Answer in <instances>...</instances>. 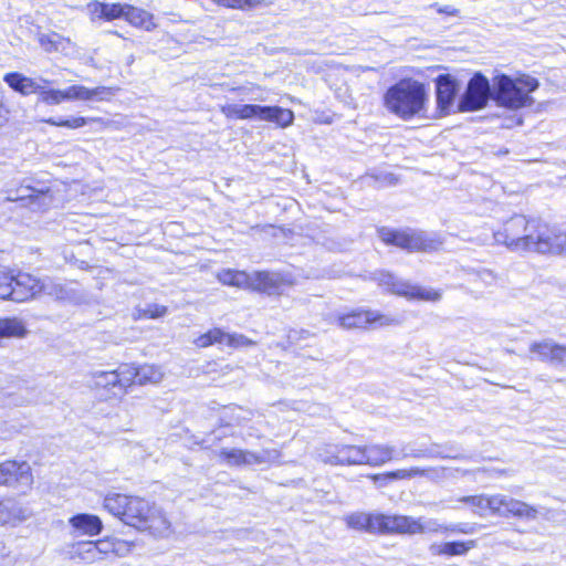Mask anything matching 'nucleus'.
Returning a JSON list of instances; mask_svg holds the SVG:
<instances>
[{
    "label": "nucleus",
    "mask_w": 566,
    "mask_h": 566,
    "mask_svg": "<svg viewBox=\"0 0 566 566\" xmlns=\"http://www.w3.org/2000/svg\"><path fill=\"white\" fill-rule=\"evenodd\" d=\"M228 346L239 348L248 347L254 343L242 334H228L224 333V342Z\"/></svg>",
    "instance_id": "a18cd8bd"
},
{
    "label": "nucleus",
    "mask_w": 566,
    "mask_h": 566,
    "mask_svg": "<svg viewBox=\"0 0 566 566\" xmlns=\"http://www.w3.org/2000/svg\"><path fill=\"white\" fill-rule=\"evenodd\" d=\"M250 275L244 271L224 269L217 273V279L224 285L248 290L251 284Z\"/></svg>",
    "instance_id": "cd10ccee"
},
{
    "label": "nucleus",
    "mask_w": 566,
    "mask_h": 566,
    "mask_svg": "<svg viewBox=\"0 0 566 566\" xmlns=\"http://www.w3.org/2000/svg\"><path fill=\"white\" fill-rule=\"evenodd\" d=\"M376 513L353 512L343 516L346 526L354 531L375 534Z\"/></svg>",
    "instance_id": "b1692460"
},
{
    "label": "nucleus",
    "mask_w": 566,
    "mask_h": 566,
    "mask_svg": "<svg viewBox=\"0 0 566 566\" xmlns=\"http://www.w3.org/2000/svg\"><path fill=\"white\" fill-rule=\"evenodd\" d=\"M9 120V111L3 106L0 101V128H2Z\"/></svg>",
    "instance_id": "864d4df0"
},
{
    "label": "nucleus",
    "mask_w": 566,
    "mask_h": 566,
    "mask_svg": "<svg viewBox=\"0 0 566 566\" xmlns=\"http://www.w3.org/2000/svg\"><path fill=\"white\" fill-rule=\"evenodd\" d=\"M530 352L536 355V359L552 365L566 366V346L552 339L534 342L530 345Z\"/></svg>",
    "instance_id": "4468645a"
},
{
    "label": "nucleus",
    "mask_w": 566,
    "mask_h": 566,
    "mask_svg": "<svg viewBox=\"0 0 566 566\" xmlns=\"http://www.w3.org/2000/svg\"><path fill=\"white\" fill-rule=\"evenodd\" d=\"M434 472L433 469H420V468H410V469H399L391 472H386L381 474H371L369 478L377 482V480H410L416 476H431Z\"/></svg>",
    "instance_id": "393cba45"
},
{
    "label": "nucleus",
    "mask_w": 566,
    "mask_h": 566,
    "mask_svg": "<svg viewBox=\"0 0 566 566\" xmlns=\"http://www.w3.org/2000/svg\"><path fill=\"white\" fill-rule=\"evenodd\" d=\"M123 522L158 537H166L171 533V523L166 513L156 504L138 496L132 499Z\"/></svg>",
    "instance_id": "20e7f679"
},
{
    "label": "nucleus",
    "mask_w": 566,
    "mask_h": 566,
    "mask_svg": "<svg viewBox=\"0 0 566 566\" xmlns=\"http://www.w3.org/2000/svg\"><path fill=\"white\" fill-rule=\"evenodd\" d=\"M250 290L266 293L269 295H281L286 289L292 287L295 282L290 274L254 272L250 275Z\"/></svg>",
    "instance_id": "f8f14e48"
},
{
    "label": "nucleus",
    "mask_w": 566,
    "mask_h": 566,
    "mask_svg": "<svg viewBox=\"0 0 566 566\" xmlns=\"http://www.w3.org/2000/svg\"><path fill=\"white\" fill-rule=\"evenodd\" d=\"M220 112L229 119H259L282 128L291 126L294 120V113L280 106L232 103L221 105Z\"/></svg>",
    "instance_id": "39448f33"
},
{
    "label": "nucleus",
    "mask_w": 566,
    "mask_h": 566,
    "mask_svg": "<svg viewBox=\"0 0 566 566\" xmlns=\"http://www.w3.org/2000/svg\"><path fill=\"white\" fill-rule=\"evenodd\" d=\"M213 2H216V0H212Z\"/></svg>",
    "instance_id": "13d9d810"
},
{
    "label": "nucleus",
    "mask_w": 566,
    "mask_h": 566,
    "mask_svg": "<svg viewBox=\"0 0 566 566\" xmlns=\"http://www.w3.org/2000/svg\"><path fill=\"white\" fill-rule=\"evenodd\" d=\"M74 549L75 556L85 563H95L99 560L94 542L92 541L81 542L74 547Z\"/></svg>",
    "instance_id": "c9c22d12"
},
{
    "label": "nucleus",
    "mask_w": 566,
    "mask_h": 566,
    "mask_svg": "<svg viewBox=\"0 0 566 566\" xmlns=\"http://www.w3.org/2000/svg\"><path fill=\"white\" fill-rule=\"evenodd\" d=\"M42 284H43L42 292H44L45 294L54 296L55 298H64L65 297L66 292L61 284L55 283L51 280H44V281H42Z\"/></svg>",
    "instance_id": "49530a36"
},
{
    "label": "nucleus",
    "mask_w": 566,
    "mask_h": 566,
    "mask_svg": "<svg viewBox=\"0 0 566 566\" xmlns=\"http://www.w3.org/2000/svg\"><path fill=\"white\" fill-rule=\"evenodd\" d=\"M459 91L458 83L450 75H440L437 81V105L441 115L450 113Z\"/></svg>",
    "instance_id": "a211bd4d"
},
{
    "label": "nucleus",
    "mask_w": 566,
    "mask_h": 566,
    "mask_svg": "<svg viewBox=\"0 0 566 566\" xmlns=\"http://www.w3.org/2000/svg\"><path fill=\"white\" fill-rule=\"evenodd\" d=\"M280 452L277 450H262L253 452L244 450L243 465H254L274 462L279 459Z\"/></svg>",
    "instance_id": "473e14b6"
},
{
    "label": "nucleus",
    "mask_w": 566,
    "mask_h": 566,
    "mask_svg": "<svg viewBox=\"0 0 566 566\" xmlns=\"http://www.w3.org/2000/svg\"><path fill=\"white\" fill-rule=\"evenodd\" d=\"M44 122L50 125H53V126L67 127L71 129H76V128L83 127L84 125H86L88 123H96L101 129L107 128L111 125L109 120H105L104 118H101V117H87V118L86 117H73L71 119H65V120H56L54 118H49V119H45Z\"/></svg>",
    "instance_id": "c756f323"
},
{
    "label": "nucleus",
    "mask_w": 566,
    "mask_h": 566,
    "mask_svg": "<svg viewBox=\"0 0 566 566\" xmlns=\"http://www.w3.org/2000/svg\"><path fill=\"white\" fill-rule=\"evenodd\" d=\"M126 21H128L132 25L144 28L147 31L153 30L156 24L154 23V17L148 11L136 8L132 4L127 3L126 11H125V18Z\"/></svg>",
    "instance_id": "bb28decb"
},
{
    "label": "nucleus",
    "mask_w": 566,
    "mask_h": 566,
    "mask_svg": "<svg viewBox=\"0 0 566 566\" xmlns=\"http://www.w3.org/2000/svg\"><path fill=\"white\" fill-rule=\"evenodd\" d=\"M132 499H134V496L119 493H108L104 499V507L111 514L119 517L123 521V517H126V513L128 512V506H130Z\"/></svg>",
    "instance_id": "a878e982"
},
{
    "label": "nucleus",
    "mask_w": 566,
    "mask_h": 566,
    "mask_svg": "<svg viewBox=\"0 0 566 566\" xmlns=\"http://www.w3.org/2000/svg\"><path fill=\"white\" fill-rule=\"evenodd\" d=\"M431 7L437 8V11L442 14H448L451 17L459 15V10L457 8H453L451 6H438L437 3H433Z\"/></svg>",
    "instance_id": "3c124183"
},
{
    "label": "nucleus",
    "mask_w": 566,
    "mask_h": 566,
    "mask_svg": "<svg viewBox=\"0 0 566 566\" xmlns=\"http://www.w3.org/2000/svg\"><path fill=\"white\" fill-rule=\"evenodd\" d=\"M49 84H42L39 93L40 101L48 105H59L65 101L64 90H46Z\"/></svg>",
    "instance_id": "ea45409f"
},
{
    "label": "nucleus",
    "mask_w": 566,
    "mask_h": 566,
    "mask_svg": "<svg viewBox=\"0 0 566 566\" xmlns=\"http://www.w3.org/2000/svg\"><path fill=\"white\" fill-rule=\"evenodd\" d=\"M96 553L98 555L99 560L104 558L105 555L109 553H115L119 555L124 548H127V545L118 539H99L94 542Z\"/></svg>",
    "instance_id": "f704fd0d"
},
{
    "label": "nucleus",
    "mask_w": 566,
    "mask_h": 566,
    "mask_svg": "<svg viewBox=\"0 0 566 566\" xmlns=\"http://www.w3.org/2000/svg\"><path fill=\"white\" fill-rule=\"evenodd\" d=\"M448 531L449 526L440 524L437 520H423L412 517L410 535L424 533H446Z\"/></svg>",
    "instance_id": "7c9ffc66"
},
{
    "label": "nucleus",
    "mask_w": 566,
    "mask_h": 566,
    "mask_svg": "<svg viewBox=\"0 0 566 566\" xmlns=\"http://www.w3.org/2000/svg\"><path fill=\"white\" fill-rule=\"evenodd\" d=\"M428 96L423 84L402 80L389 87L384 96V104L388 112L401 119L422 116L426 112Z\"/></svg>",
    "instance_id": "f03ea898"
},
{
    "label": "nucleus",
    "mask_w": 566,
    "mask_h": 566,
    "mask_svg": "<svg viewBox=\"0 0 566 566\" xmlns=\"http://www.w3.org/2000/svg\"><path fill=\"white\" fill-rule=\"evenodd\" d=\"M260 90V86L249 83L247 85L231 87L230 92L237 93L238 95L252 96L256 91Z\"/></svg>",
    "instance_id": "8fccbe9b"
},
{
    "label": "nucleus",
    "mask_w": 566,
    "mask_h": 566,
    "mask_svg": "<svg viewBox=\"0 0 566 566\" xmlns=\"http://www.w3.org/2000/svg\"><path fill=\"white\" fill-rule=\"evenodd\" d=\"M112 94V88L106 86H96L88 88L84 85H71L64 90L65 101H92L103 99L102 95Z\"/></svg>",
    "instance_id": "4be33fe9"
},
{
    "label": "nucleus",
    "mask_w": 566,
    "mask_h": 566,
    "mask_svg": "<svg viewBox=\"0 0 566 566\" xmlns=\"http://www.w3.org/2000/svg\"><path fill=\"white\" fill-rule=\"evenodd\" d=\"M87 11L91 20L95 21L98 19H105V3L93 1L87 4Z\"/></svg>",
    "instance_id": "de8ad7c7"
},
{
    "label": "nucleus",
    "mask_w": 566,
    "mask_h": 566,
    "mask_svg": "<svg viewBox=\"0 0 566 566\" xmlns=\"http://www.w3.org/2000/svg\"><path fill=\"white\" fill-rule=\"evenodd\" d=\"M224 342V332L220 328H213L200 335L195 339L198 347L205 348L212 344H222Z\"/></svg>",
    "instance_id": "4c0bfd02"
},
{
    "label": "nucleus",
    "mask_w": 566,
    "mask_h": 566,
    "mask_svg": "<svg viewBox=\"0 0 566 566\" xmlns=\"http://www.w3.org/2000/svg\"><path fill=\"white\" fill-rule=\"evenodd\" d=\"M490 83L486 77L475 74L469 82L458 109L461 112L475 111L484 107L490 97Z\"/></svg>",
    "instance_id": "ddd939ff"
},
{
    "label": "nucleus",
    "mask_w": 566,
    "mask_h": 566,
    "mask_svg": "<svg viewBox=\"0 0 566 566\" xmlns=\"http://www.w3.org/2000/svg\"><path fill=\"white\" fill-rule=\"evenodd\" d=\"M167 313V307L164 305H149L144 310V317L158 318L163 317Z\"/></svg>",
    "instance_id": "09e8293b"
},
{
    "label": "nucleus",
    "mask_w": 566,
    "mask_h": 566,
    "mask_svg": "<svg viewBox=\"0 0 566 566\" xmlns=\"http://www.w3.org/2000/svg\"><path fill=\"white\" fill-rule=\"evenodd\" d=\"M244 450L242 449H222L219 451V459L230 467L243 465Z\"/></svg>",
    "instance_id": "58836bf2"
},
{
    "label": "nucleus",
    "mask_w": 566,
    "mask_h": 566,
    "mask_svg": "<svg viewBox=\"0 0 566 566\" xmlns=\"http://www.w3.org/2000/svg\"><path fill=\"white\" fill-rule=\"evenodd\" d=\"M493 515L502 517H515L524 521H534L538 516V510L521 500L505 494H493Z\"/></svg>",
    "instance_id": "1a4fd4ad"
},
{
    "label": "nucleus",
    "mask_w": 566,
    "mask_h": 566,
    "mask_svg": "<svg viewBox=\"0 0 566 566\" xmlns=\"http://www.w3.org/2000/svg\"><path fill=\"white\" fill-rule=\"evenodd\" d=\"M118 381L115 370H97L91 373V386L96 389L118 387Z\"/></svg>",
    "instance_id": "2f4dec72"
},
{
    "label": "nucleus",
    "mask_w": 566,
    "mask_h": 566,
    "mask_svg": "<svg viewBox=\"0 0 566 566\" xmlns=\"http://www.w3.org/2000/svg\"><path fill=\"white\" fill-rule=\"evenodd\" d=\"M409 455H410V457H412V458H419V457H421V454H420L419 452H413V453H411V454H409Z\"/></svg>",
    "instance_id": "4d7b16f0"
},
{
    "label": "nucleus",
    "mask_w": 566,
    "mask_h": 566,
    "mask_svg": "<svg viewBox=\"0 0 566 566\" xmlns=\"http://www.w3.org/2000/svg\"><path fill=\"white\" fill-rule=\"evenodd\" d=\"M391 480H377V482H374L378 486H385L387 485Z\"/></svg>",
    "instance_id": "6e6d98bb"
},
{
    "label": "nucleus",
    "mask_w": 566,
    "mask_h": 566,
    "mask_svg": "<svg viewBox=\"0 0 566 566\" xmlns=\"http://www.w3.org/2000/svg\"><path fill=\"white\" fill-rule=\"evenodd\" d=\"M376 280L378 281V284L389 293L408 300L438 302L442 296L441 292L438 290L416 285L409 281L399 280L391 273L381 272L378 274Z\"/></svg>",
    "instance_id": "0eeeda50"
},
{
    "label": "nucleus",
    "mask_w": 566,
    "mask_h": 566,
    "mask_svg": "<svg viewBox=\"0 0 566 566\" xmlns=\"http://www.w3.org/2000/svg\"><path fill=\"white\" fill-rule=\"evenodd\" d=\"M3 81L9 85V87L22 95L39 94L42 84L51 83L46 78H31L18 72L6 74Z\"/></svg>",
    "instance_id": "6ab92c4d"
},
{
    "label": "nucleus",
    "mask_w": 566,
    "mask_h": 566,
    "mask_svg": "<svg viewBox=\"0 0 566 566\" xmlns=\"http://www.w3.org/2000/svg\"><path fill=\"white\" fill-rule=\"evenodd\" d=\"M31 515L32 511L14 499L8 497L0 501V525H17Z\"/></svg>",
    "instance_id": "f3484780"
},
{
    "label": "nucleus",
    "mask_w": 566,
    "mask_h": 566,
    "mask_svg": "<svg viewBox=\"0 0 566 566\" xmlns=\"http://www.w3.org/2000/svg\"><path fill=\"white\" fill-rule=\"evenodd\" d=\"M380 239L387 244H395L408 251H436L442 242L437 238H430L419 231H395L388 228H381L378 231Z\"/></svg>",
    "instance_id": "423d86ee"
},
{
    "label": "nucleus",
    "mask_w": 566,
    "mask_h": 566,
    "mask_svg": "<svg viewBox=\"0 0 566 566\" xmlns=\"http://www.w3.org/2000/svg\"><path fill=\"white\" fill-rule=\"evenodd\" d=\"M216 3L232 9H250L258 7L262 0H216Z\"/></svg>",
    "instance_id": "79ce46f5"
},
{
    "label": "nucleus",
    "mask_w": 566,
    "mask_h": 566,
    "mask_svg": "<svg viewBox=\"0 0 566 566\" xmlns=\"http://www.w3.org/2000/svg\"><path fill=\"white\" fill-rule=\"evenodd\" d=\"M338 324L343 328H382L399 325L400 321L377 310L359 308L350 313L339 315Z\"/></svg>",
    "instance_id": "6e6552de"
},
{
    "label": "nucleus",
    "mask_w": 566,
    "mask_h": 566,
    "mask_svg": "<svg viewBox=\"0 0 566 566\" xmlns=\"http://www.w3.org/2000/svg\"><path fill=\"white\" fill-rule=\"evenodd\" d=\"M33 474L27 461L8 460L0 463V485L30 489Z\"/></svg>",
    "instance_id": "9b49d317"
},
{
    "label": "nucleus",
    "mask_w": 566,
    "mask_h": 566,
    "mask_svg": "<svg viewBox=\"0 0 566 566\" xmlns=\"http://www.w3.org/2000/svg\"><path fill=\"white\" fill-rule=\"evenodd\" d=\"M449 531L451 533H461V534H471L473 533V528L470 527L468 524H452L448 525Z\"/></svg>",
    "instance_id": "603ef678"
},
{
    "label": "nucleus",
    "mask_w": 566,
    "mask_h": 566,
    "mask_svg": "<svg viewBox=\"0 0 566 566\" xmlns=\"http://www.w3.org/2000/svg\"><path fill=\"white\" fill-rule=\"evenodd\" d=\"M164 373L154 365H143L137 367V382L139 385L158 384L163 380Z\"/></svg>",
    "instance_id": "72a5a7b5"
},
{
    "label": "nucleus",
    "mask_w": 566,
    "mask_h": 566,
    "mask_svg": "<svg viewBox=\"0 0 566 566\" xmlns=\"http://www.w3.org/2000/svg\"><path fill=\"white\" fill-rule=\"evenodd\" d=\"M459 501L472 506L473 512L479 516H485L488 513H493V494L462 496Z\"/></svg>",
    "instance_id": "c85d7f7f"
},
{
    "label": "nucleus",
    "mask_w": 566,
    "mask_h": 566,
    "mask_svg": "<svg viewBox=\"0 0 566 566\" xmlns=\"http://www.w3.org/2000/svg\"><path fill=\"white\" fill-rule=\"evenodd\" d=\"M496 103L510 109H520L533 105L531 93L538 87V81L531 75L512 78L505 74L493 78Z\"/></svg>",
    "instance_id": "7ed1b4c3"
},
{
    "label": "nucleus",
    "mask_w": 566,
    "mask_h": 566,
    "mask_svg": "<svg viewBox=\"0 0 566 566\" xmlns=\"http://www.w3.org/2000/svg\"><path fill=\"white\" fill-rule=\"evenodd\" d=\"M42 290H43V284H42L41 280L36 279L35 276H33L29 273L19 272L14 276V282H13V291H14L13 301L14 302L28 301L30 298L35 297L38 294H40L42 292Z\"/></svg>",
    "instance_id": "dca6fc26"
},
{
    "label": "nucleus",
    "mask_w": 566,
    "mask_h": 566,
    "mask_svg": "<svg viewBox=\"0 0 566 566\" xmlns=\"http://www.w3.org/2000/svg\"><path fill=\"white\" fill-rule=\"evenodd\" d=\"M13 282H14L13 275L6 273V272H0V298H3V300L10 298L13 301V296H14Z\"/></svg>",
    "instance_id": "a19ab883"
},
{
    "label": "nucleus",
    "mask_w": 566,
    "mask_h": 566,
    "mask_svg": "<svg viewBox=\"0 0 566 566\" xmlns=\"http://www.w3.org/2000/svg\"><path fill=\"white\" fill-rule=\"evenodd\" d=\"M127 3H105V20L125 18Z\"/></svg>",
    "instance_id": "c03bdc74"
},
{
    "label": "nucleus",
    "mask_w": 566,
    "mask_h": 566,
    "mask_svg": "<svg viewBox=\"0 0 566 566\" xmlns=\"http://www.w3.org/2000/svg\"><path fill=\"white\" fill-rule=\"evenodd\" d=\"M318 458L331 465H365L364 446H328L319 450Z\"/></svg>",
    "instance_id": "9d476101"
},
{
    "label": "nucleus",
    "mask_w": 566,
    "mask_h": 566,
    "mask_svg": "<svg viewBox=\"0 0 566 566\" xmlns=\"http://www.w3.org/2000/svg\"><path fill=\"white\" fill-rule=\"evenodd\" d=\"M69 523L77 535L95 536L103 528L98 516L84 513L72 516Z\"/></svg>",
    "instance_id": "412c9836"
},
{
    "label": "nucleus",
    "mask_w": 566,
    "mask_h": 566,
    "mask_svg": "<svg viewBox=\"0 0 566 566\" xmlns=\"http://www.w3.org/2000/svg\"><path fill=\"white\" fill-rule=\"evenodd\" d=\"M364 464L369 467H381L395 459L396 449L394 446L373 443L364 446Z\"/></svg>",
    "instance_id": "aec40b11"
},
{
    "label": "nucleus",
    "mask_w": 566,
    "mask_h": 566,
    "mask_svg": "<svg viewBox=\"0 0 566 566\" xmlns=\"http://www.w3.org/2000/svg\"><path fill=\"white\" fill-rule=\"evenodd\" d=\"M493 238L512 252L566 254V232L522 214L506 220L501 229L494 231Z\"/></svg>",
    "instance_id": "f257e3e1"
},
{
    "label": "nucleus",
    "mask_w": 566,
    "mask_h": 566,
    "mask_svg": "<svg viewBox=\"0 0 566 566\" xmlns=\"http://www.w3.org/2000/svg\"><path fill=\"white\" fill-rule=\"evenodd\" d=\"M118 378V387L126 388L137 381V367L128 364L120 365L115 370Z\"/></svg>",
    "instance_id": "e433bc0d"
},
{
    "label": "nucleus",
    "mask_w": 566,
    "mask_h": 566,
    "mask_svg": "<svg viewBox=\"0 0 566 566\" xmlns=\"http://www.w3.org/2000/svg\"><path fill=\"white\" fill-rule=\"evenodd\" d=\"M411 516L406 515H387L376 513L375 516V534H408L411 531Z\"/></svg>",
    "instance_id": "2eb2a0df"
},
{
    "label": "nucleus",
    "mask_w": 566,
    "mask_h": 566,
    "mask_svg": "<svg viewBox=\"0 0 566 566\" xmlns=\"http://www.w3.org/2000/svg\"><path fill=\"white\" fill-rule=\"evenodd\" d=\"M476 545L475 541L433 543L429 547L432 556H462Z\"/></svg>",
    "instance_id": "5701e85b"
},
{
    "label": "nucleus",
    "mask_w": 566,
    "mask_h": 566,
    "mask_svg": "<svg viewBox=\"0 0 566 566\" xmlns=\"http://www.w3.org/2000/svg\"><path fill=\"white\" fill-rule=\"evenodd\" d=\"M39 42L46 52H53L60 49L62 38L56 33L41 34Z\"/></svg>",
    "instance_id": "37998d69"
},
{
    "label": "nucleus",
    "mask_w": 566,
    "mask_h": 566,
    "mask_svg": "<svg viewBox=\"0 0 566 566\" xmlns=\"http://www.w3.org/2000/svg\"><path fill=\"white\" fill-rule=\"evenodd\" d=\"M480 275L481 279L488 283H492L495 280V276L490 271H483Z\"/></svg>",
    "instance_id": "5fc2aeb1"
}]
</instances>
